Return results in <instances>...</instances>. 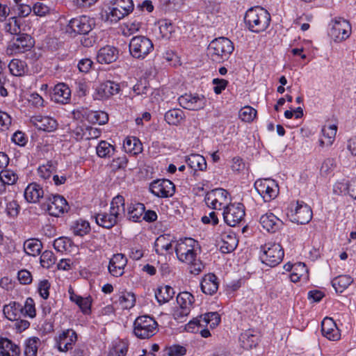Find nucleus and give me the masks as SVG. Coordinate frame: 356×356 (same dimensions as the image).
Segmentation results:
<instances>
[{
	"label": "nucleus",
	"mask_w": 356,
	"mask_h": 356,
	"mask_svg": "<svg viewBox=\"0 0 356 356\" xmlns=\"http://www.w3.org/2000/svg\"><path fill=\"white\" fill-rule=\"evenodd\" d=\"M270 13L261 7L248 9L245 13L244 21L248 29L254 33L265 31L270 22Z\"/></svg>",
	"instance_id": "f257e3e1"
},
{
	"label": "nucleus",
	"mask_w": 356,
	"mask_h": 356,
	"mask_svg": "<svg viewBox=\"0 0 356 356\" xmlns=\"http://www.w3.org/2000/svg\"><path fill=\"white\" fill-rule=\"evenodd\" d=\"M234 49L232 42L225 37L213 40L208 47V54L211 60L222 63L227 60Z\"/></svg>",
	"instance_id": "f03ea898"
},
{
	"label": "nucleus",
	"mask_w": 356,
	"mask_h": 356,
	"mask_svg": "<svg viewBox=\"0 0 356 356\" xmlns=\"http://www.w3.org/2000/svg\"><path fill=\"white\" fill-rule=\"evenodd\" d=\"M106 11V20L117 22L130 14L134 8L132 0H111Z\"/></svg>",
	"instance_id": "7ed1b4c3"
},
{
	"label": "nucleus",
	"mask_w": 356,
	"mask_h": 356,
	"mask_svg": "<svg viewBox=\"0 0 356 356\" xmlns=\"http://www.w3.org/2000/svg\"><path fill=\"white\" fill-rule=\"evenodd\" d=\"M260 259L264 264L275 267L282 261L284 253L281 245L276 243H267L261 246Z\"/></svg>",
	"instance_id": "20e7f679"
},
{
	"label": "nucleus",
	"mask_w": 356,
	"mask_h": 356,
	"mask_svg": "<svg viewBox=\"0 0 356 356\" xmlns=\"http://www.w3.org/2000/svg\"><path fill=\"white\" fill-rule=\"evenodd\" d=\"M158 331V323L147 315L136 318L134 323V333L139 339H149Z\"/></svg>",
	"instance_id": "39448f33"
},
{
	"label": "nucleus",
	"mask_w": 356,
	"mask_h": 356,
	"mask_svg": "<svg viewBox=\"0 0 356 356\" xmlns=\"http://www.w3.org/2000/svg\"><path fill=\"white\" fill-rule=\"evenodd\" d=\"M129 48L132 57L143 60L153 51L154 45L148 38L138 35L131 38L129 44Z\"/></svg>",
	"instance_id": "423d86ee"
},
{
	"label": "nucleus",
	"mask_w": 356,
	"mask_h": 356,
	"mask_svg": "<svg viewBox=\"0 0 356 356\" xmlns=\"http://www.w3.org/2000/svg\"><path fill=\"white\" fill-rule=\"evenodd\" d=\"M197 241L192 238H185L177 242L175 252L178 259L181 262H191L196 257L195 246Z\"/></svg>",
	"instance_id": "0eeeda50"
},
{
	"label": "nucleus",
	"mask_w": 356,
	"mask_h": 356,
	"mask_svg": "<svg viewBox=\"0 0 356 356\" xmlns=\"http://www.w3.org/2000/svg\"><path fill=\"white\" fill-rule=\"evenodd\" d=\"M43 210L48 211L52 216H59L67 212L70 206L66 200L60 195H51L47 197L46 202L42 204Z\"/></svg>",
	"instance_id": "6e6552de"
},
{
	"label": "nucleus",
	"mask_w": 356,
	"mask_h": 356,
	"mask_svg": "<svg viewBox=\"0 0 356 356\" xmlns=\"http://www.w3.org/2000/svg\"><path fill=\"white\" fill-rule=\"evenodd\" d=\"M95 25L94 19L86 15L71 19L67 26L66 32L72 34L88 35Z\"/></svg>",
	"instance_id": "1a4fd4ad"
},
{
	"label": "nucleus",
	"mask_w": 356,
	"mask_h": 356,
	"mask_svg": "<svg viewBox=\"0 0 356 356\" xmlns=\"http://www.w3.org/2000/svg\"><path fill=\"white\" fill-rule=\"evenodd\" d=\"M225 222L230 227L239 224L245 216V207L241 203L227 205L223 212Z\"/></svg>",
	"instance_id": "9d476101"
},
{
	"label": "nucleus",
	"mask_w": 356,
	"mask_h": 356,
	"mask_svg": "<svg viewBox=\"0 0 356 356\" xmlns=\"http://www.w3.org/2000/svg\"><path fill=\"white\" fill-rule=\"evenodd\" d=\"M149 190L155 196L166 198L175 194V186L169 179H156L150 184Z\"/></svg>",
	"instance_id": "9b49d317"
},
{
	"label": "nucleus",
	"mask_w": 356,
	"mask_h": 356,
	"mask_svg": "<svg viewBox=\"0 0 356 356\" xmlns=\"http://www.w3.org/2000/svg\"><path fill=\"white\" fill-rule=\"evenodd\" d=\"M332 23L330 35L334 42H341L350 36L351 26L347 20L343 18H335L332 20Z\"/></svg>",
	"instance_id": "f8f14e48"
},
{
	"label": "nucleus",
	"mask_w": 356,
	"mask_h": 356,
	"mask_svg": "<svg viewBox=\"0 0 356 356\" xmlns=\"http://www.w3.org/2000/svg\"><path fill=\"white\" fill-rule=\"evenodd\" d=\"M181 107L191 111H198L203 109L207 104V99L202 95L185 94L178 99Z\"/></svg>",
	"instance_id": "ddd939ff"
},
{
	"label": "nucleus",
	"mask_w": 356,
	"mask_h": 356,
	"mask_svg": "<svg viewBox=\"0 0 356 356\" xmlns=\"http://www.w3.org/2000/svg\"><path fill=\"white\" fill-rule=\"evenodd\" d=\"M228 192L222 188H216L207 192L204 201L207 207L212 209L220 210L225 203Z\"/></svg>",
	"instance_id": "4468645a"
},
{
	"label": "nucleus",
	"mask_w": 356,
	"mask_h": 356,
	"mask_svg": "<svg viewBox=\"0 0 356 356\" xmlns=\"http://www.w3.org/2000/svg\"><path fill=\"white\" fill-rule=\"evenodd\" d=\"M77 340V334L72 329H67L55 337L56 347L60 352H67L72 349Z\"/></svg>",
	"instance_id": "2eb2a0df"
},
{
	"label": "nucleus",
	"mask_w": 356,
	"mask_h": 356,
	"mask_svg": "<svg viewBox=\"0 0 356 356\" xmlns=\"http://www.w3.org/2000/svg\"><path fill=\"white\" fill-rule=\"evenodd\" d=\"M291 221L300 225L307 224L312 218V210L303 202L297 201L294 210H291Z\"/></svg>",
	"instance_id": "dca6fc26"
},
{
	"label": "nucleus",
	"mask_w": 356,
	"mask_h": 356,
	"mask_svg": "<svg viewBox=\"0 0 356 356\" xmlns=\"http://www.w3.org/2000/svg\"><path fill=\"white\" fill-rule=\"evenodd\" d=\"M33 46V40L30 35L26 33H18L9 44L8 50L11 54L23 53L29 50Z\"/></svg>",
	"instance_id": "f3484780"
},
{
	"label": "nucleus",
	"mask_w": 356,
	"mask_h": 356,
	"mask_svg": "<svg viewBox=\"0 0 356 356\" xmlns=\"http://www.w3.org/2000/svg\"><path fill=\"white\" fill-rule=\"evenodd\" d=\"M127 264V259L123 254H115L109 261L108 271L114 277H120L124 274Z\"/></svg>",
	"instance_id": "a211bd4d"
},
{
	"label": "nucleus",
	"mask_w": 356,
	"mask_h": 356,
	"mask_svg": "<svg viewBox=\"0 0 356 356\" xmlns=\"http://www.w3.org/2000/svg\"><path fill=\"white\" fill-rule=\"evenodd\" d=\"M71 90L65 83H60L54 86L50 93L51 99L56 103L67 104L70 99Z\"/></svg>",
	"instance_id": "6ab92c4d"
},
{
	"label": "nucleus",
	"mask_w": 356,
	"mask_h": 356,
	"mask_svg": "<svg viewBox=\"0 0 356 356\" xmlns=\"http://www.w3.org/2000/svg\"><path fill=\"white\" fill-rule=\"evenodd\" d=\"M322 334L329 340L337 341L341 334L337 324L332 318L325 317L321 323Z\"/></svg>",
	"instance_id": "aec40b11"
},
{
	"label": "nucleus",
	"mask_w": 356,
	"mask_h": 356,
	"mask_svg": "<svg viewBox=\"0 0 356 356\" xmlns=\"http://www.w3.org/2000/svg\"><path fill=\"white\" fill-rule=\"evenodd\" d=\"M259 223L264 229L270 233H275L282 225V222L273 213L262 215L260 217Z\"/></svg>",
	"instance_id": "412c9836"
},
{
	"label": "nucleus",
	"mask_w": 356,
	"mask_h": 356,
	"mask_svg": "<svg viewBox=\"0 0 356 356\" xmlns=\"http://www.w3.org/2000/svg\"><path fill=\"white\" fill-rule=\"evenodd\" d=\"M31 121L36 128L47 132L54 131L58 127L56 120L49 116L35 115L31 118Z\"/></svg>",
	"instance_id": "4be33fe9"
},
{
	"label": "nucleus",
	"mask_w": 356,
	"mask_h": 356,
	"mask_svg": "<svg viewBox=\"0 0 356 356\" xmlns=\"http://www.w3.org/2000/svg\"><path fill=\"white\" fill-rule=\"evenodd\" d=\"M120 89L118 83L111 81L104 82L97 88L96 99H107L112 95L118 94Z\"/></svg>",
	"instance_id": "5701e85b"
},
{
	"label": "nucleus",
	"mask_w": 356,
	"mask_h": 356,
	"mask_svg": "<svg viewBox=\"0 0 356 356\" xmlns=\"http://www.w3.org/2000/svg\"><path fill=\"white\" fill-rule=\"evenodd\" d=\"M118 58V50L113 46H105L101 48L97 54V59L99 63L109 64Z\"/></svg>",
	"instance_id": "b1692460"
},
{
	"label": "nucleus",
	"mask_w": 356,
	"mask_h": 356,
	"mask_svg": "<svg viewBox=\"0 0 356 356\" xmlns=\"http://www.w3.org/2000/svg\"><path fill=\"white\" fill-rule=\"evenodd\" d=\"M97 224L104 228L110 229L117 224L120 217L116 213H99L95 216Z\"/></svg>",
	"instance_id": "393cba45"
},
{
	"label": "nucleus",
	"mask_w": 356,
	"mask_h": 356,
	"mask_svg": "<svg viewBox=\"0 0 356 356\" xmlns=\"http://www.w3.org/2000/svg\"><path fill=\"white\" fill-rule=\"evenodd\" d=\"M44 197V191L38 184H29L24 191V197L28 202L36 203Z\"/></svg>",
	"instance_id": "a878e982"
},
{
	"label": "nucleus",
	"mask_w": 356,
	"mask_h": 356,
	"mask_svg": "<svg viewBox=\"0 0 356 356\" xmlns=\"http://www.w3.org/2000/svg\"><path fill=\"white\" fill-rule=\"evenodd\" d=\"M217 280V277L213 273L206 275L200 284L202 292L209 295L215 293L218 289Z\"/></svg>",
	"instance_id": "bb28decb"
},
{
	"label": "nucleus",
	"mask_w": 356,
	"mask_h": 356,
	"mask_svg": "<svg viewBox=\"0 0 356 356\" xmlns=\"http://www.w3.org/2000/svg\"><path fill=\"white\" fill-rule=\"evenodd\" d=\"M222 245L220 250L224 254L229 253L235 250L238 240L234 234L224 233L221 235Z\"/></svg>",
	"instance_id": "cd10ccee"
},
{
	"label": "nucleus",
	"mask_w": 356,
	"mask_h": 356,
	"mask_svg": "<svg viewBox=\"0 0 356 356\" xmlns=\"http://www.w3.org/2000/svg\"><path fill=\"white\" fill-rule=\"evenodd\" d=\"M20 348L8 339L0 340V356H18Z\"/></svg>",
	"instance_id": "c85d7f7f"
},
{
	"label": "nucleus",
	"mask_w": 356,
	"mask_h": 356,
	"mask_svg": "<svg viewBox=\"0 0 356 356\" xmlns=\"http://www.w3.org/2000/svg\"><path fill=\"white\" fill-rule=\"evenodd\" d=\"M184 111L179 108H173L168 111L164 115L165 122L170 125L178 126L185 119Z\"/></svg>",
	"instance_id": "c756f323"
},
{
	"label": "nucleus",
	"mask_w": 356,
	"mask_h": 356,
	"mask_svg": "<svg viewBox=\"0 0 356 356\" xmlns=\"http://www.w3.org/2000/svg\"><path fill=\"white\" fill-rule=\"evenodd\" d=\"M186 163L194 170H205L207 169V161L204 156L197 154H192L186 157Z\"/></svg>",
	"instance_id": "7c9ffc66"
},
{
	"label": "nucleus",
	"mask_w": 356,
	"mask_h": 356,
	"mask_svg": "<svg viewBox=\"0 0 356 356\" xmlns=\"http://www.w3.org/2000/svg\"><path fill=\"white\" fill-rule=\"evenodd\" d=\"M145 207L143 204L136 202L130 204L128 209V218L133 222H140L143 220Z\"/></svg>",
	"instance_id": "2f4dec72"
},
{
	"label": "nucleus",
	"mask_w": 356,
	"mask_h": 356,
	"mask_svg": "<svg viewBox=\"0 0 356 356\" xmlns=\"http://www.w3.org/2000/svg\"><path fill=\"white\" fill-rule=\"evenodd\" d=\"M22 306L17 302H13L3 307V314L10 321H16L20 318L22 314Z\"/></svg>",
	"instance_id": "473e14b6"
},
{
	"label": "nucleus",
	"mask_w": 356,
	"mask_h": 356,
	"mask_svg": "<svg viewBox=\"0 0 356 356\" xmlns=\"http://www.w3.org/2000/svg\"><path fill=\"white\" fill-rule=\"evenodd\" d=\"M239 339L241 347L246 350L256 347L259 342L258 336L253 334L250 330L242 333Z\"/></svg>",
	"instance_id": "72a5a7b5"
},
{
	"label": "nucleus",
	"mask_w": 356,
	"mask_h": 356,
	"mask_svg": "<svg viewBox=\"0 0 356 356\" xmlns=\"http://www.w3.org/2000/svg\"><path fill=\"white\" fill-rule=\"evenodd\" d=\"M353 282V279L347 275H342L336 277L332 281V285L337 293H342Z\"/></svg>",
	"instance_id": "f704fd0d"
},
{
	"label": "nucleus",
	"mask_w": 356,
	"mask_h": 356,
	"mask_svg": "<svg viewBox=\"0 0 356 356\" xmlns=\"http://www.w3.org/2000/svg\"><path fill=\"white\" fill-rule=\"evenodd\" d=\"M174 289L168 286H161L155 292V297L160 304L169 302L174 296Z\"/></svg>",
	"instance_id": "c9c22d12"
},
{
	"label": "nucleus",
	"mask_w": 356,
	"mask_h": 356,
	"mask_svg": "<svg viewBox=\"0 0 356 356\" xmlns=\"http://www.w3.org/2000/svg\"><path fill=\"white\" fill-rule=\"evenodd\" d=\"M8 68L10 73L16 76H23L28 71L26 62L19 59H13L8 65Z\"/></svg>",
	"instance_id": "e433bc0d"
},
{
	"label": "nucleus",
	"mask_w": 356,
	"mask_h": 356,
	"mask_svg": "<svg viewBox=\"0 0 356 356\" xmlns=\"http://www.w3.org/2000/svg\"><path fill=\"white\" fill-rule=\"evenodd\" d=\"M123 147L127 152L132 154H138L143 149L141 143L136 137H127L124 141Z\"/></svg>",
	"instance_id": "4c0bfd02"
},
{
	"label": "nucleus",
	"mask_w": 356,
	"mask_h": 356,
	"mask_svg": "<svg viewBox=\"0 0 356 356\" xmlns=\"http://www.w3.org/2000/svg\"><path fill=\"white\" fill-rule=\"evenodd\" d=\"M42 248V243L34 238L26 240L24 243V250L25 252L31 256H36L40 254Z\"/></svg>",
	"instance_id": "58836bf2"
},
{
	"label": "nucleus",
	"mask_w": 356,
	"mask_h": 356,
	"mask_svg": "<svg viewBox=\"0 0 356 356\" xmlns=\"http://www.w3.org/2000/svg\"><path fill=\"white\" fill-rule=\"evenodd\" d=\"M202 325H209L210 328H215L220 322V316L217 312H209L199 316Z\"/></svg>",
	"instance_id": "ea45409f"
},
{
	"label": "nucleus",
	"mask_w": 356,
	"mask_h": 356,
	"mask_svg": "<svg viewBox=\"0 0 356 356\" xmlns=\"http://www.w3.org/2000/svg\"><path fill=\"white\" fill-rule=\"evenodd\" d=\"M71 230L76 236H83L90 230V226L88 221L79 219L72 223Z\"/></svg>",
	"instance_id": "a19ab883"
},
{
	"label": "nucleus",
	"mask_w": 356,
	"mask_h": 356,
	"mask_svg": "<svg viewBox=\"0 0 356 356\" xmlns=\"http://www.w3.org/2000/svg\"><path fill=\"white\" fill-rule=\"evenodd\" d=\"M21 24L17 16H11L6 20L3 29L12 34L17 35L21 33Z\"/></svg>",
	"instance_id": "79ce46f5"
},
{
	"label": "nucleus",
	"mask_w": 356,
	"mask_h": 356,
	"mask_svg": "<svg viewBox=\"0 0 356 356\" xmlns=\"http://www.w3.org/2000/svg\"><path fill=\"white\" fill-rule=\"evenodd\" d=\"M96 152L98 156L101 158H107L111 156L114 152L115 147L105 140L99 143L96 147Z\"/></svg>",
	"instance_id": "37998d69"
},
{
	"label": "nucleus",
	"mask_w": 356,
	"mask_h": 356,
	"mask_svg": "<svg viewBox=\"0 0 356 356\" xmlns=\"http://www.w3.org/2000/svg\"><path fill=\"white\" fill-rule=\"evenodd\" d=\"M194 296L188 291L180 292L177 296V302L179 306L191 310L194 302Z\"/></svg>",
	"instance_id": "c03bdc74"
},
{
	"label": "nucleus",
	"mask_w": 356,
	"mask_h": 356,
	"mask_svg": "<svg viewBox=\"0 0 356 356\" xmlns=\"http://www.w3.org/2000/svg\"><path fill=\"white\" fill-rule=\"evenodd\" d=\"M40 340L38 337H31L28 339L25 342L24 355L25 356H36L38 346Z\"/></svg>",
	"instance_id": "a18cd8bd"
},
{
	"label": "nucleus",
	"mask_w": 356,
	"mask_h": 356,
	"mask_svg": "<svg viewBox=\"0 0 356 356\" xmlns=\"http://www.w3.org/2000/svg\"><path fill=\"white\" fill-rule=\"evenodd\" d=\"M110 211L114 213H116V215L120 218L124 214V198L123 196L118 195L113 199Z\"/></svg>",
	"instance_id": "49530a36"
},
{
	"label": "nucleus",
	"mask_w": 356,
	"mask_h": 356,
	"mask_svg": "<svg viewBox=\"0 0 356 356\" xmlns=\"http://www.w3.org/2000/svg\"><path fill=\"white\" fill-rule=\"evenodd\" d=\"M17 179L18 176L13 170L4 169L0 172V180L3 185H13Z\"/></svg>",
	"instance_id": "de8ad7c7"
},
{
	"label": "nucleus",
	"mask_w": 356,
	"mask_h": 356,
	"mask_svg": "<svg viewBox=\"0 0 356 356\" xmlns=\"http://www.w3.org/2000/svg\"><path fill=\"white\" fill-rule=\"evenodd\" d=\"M136 298L134 293L129 292L122 293L119 297V304L123 309H129L135 305Z\"/></svg>",
	"instance_id": "09e8293b"
},
{
	"label": "nucleus",
	"mask_w": 356,
	"mask_h": 356,
	"mask_svg": "<svg viewBox=\"0 0 356 356\" xmlns=\"http://www.w3.org/2000/svg\"><path fill=\"white\" fill-rule=\"evenodd\" d=\"M267 190L264 192L262 195V198L264 202H270L274 198H275L278 194V186L277 184L273 180L268 186H267Z\"/></svg>",
	"instance_id": "8fccbe9b"
},
{
	"label": "nucleus",
	"mask_w": 356,
	"mask_h": 356,
	"mask_svg": "<svg viewBox=\"0 0 356 356\" xmlns=\"http://www.w3.org/2000/svg\"><path fill=\"white\" fill-rule=\"evenodd\" d=\"M337 131V127L335 124L325 125L322 128L323 136L327 139V145L332 144Z\"/></svg>",
	"instance_id": "3c124183"
},
{
	"label": "nucleus",
	"mask_w": 356,
	"mask_h": 356,
	"mask_svg": "<svg viewBox=\"0 0 356 356\" xmlns=\"http://www.w3.org/2000/svg\"><path fill=\"white\" fill-rule=\"evenodd\" d=\"M56 261L54 253L50 250H45L40 256V264L43 268H49Z\"/></svg>",
	"instance_id": "603ef678"
},
{
	"label": "nucleus",
	"mask_w": 356,
	"mask_h": 356,
	"mask_svg": "<svg viewBox=\"0 0 356 356\" xmlns=\"http://www.w3.org/2000/svg\"><path fill=\"white\" fill-rule=\"evenodd\" d=\"M257 115V111L251 106H245L239 111V117L244 122L252 121Z\"/></svg>",
	"instance_id": "864d4df0"
},
{
	"label": "nucleus",
	"mask_w": 356,
	"mask_h": 356,
	"mask_svg": "<svg viewBox=\"0 0 356 356\" xmlns=\"http://www.w3.org/2000/svg\"><path fill=\"white\" fill-rule=\"evenodd\" d=\"M127 350L128 346L125 343L119 342L109 350L108 356H125Z\"/></svg>",
	"instance_id": "5fc2aeb1"
},
{
	"label": "nucleus",
	"mask_w": 356,
	"mask_h": 356,
	"mask_svg": "<svg viewBox=\"0 0 356 356\" xmlns=\"http://www.w3.org/2000/svg\"><path fill=\"white\" fill-rule=\"evenodd\" d=\"M128 159L125 154L114 158L111 161L110 166L112 170L117 171L127 168Z\"/></svg>",
	"instance_id": "6e6d98bb"
},
{
	"label": "nucleus",
	"mask_w": 356,
	"mask_h": 356,
	"mask_svg": "<svg viewBox=\"0 0 356 356\" xmlns=\"http://www.w3.org/2000/svg\"><path fill=\"white\" fill-rule=\"evenodd\" d=\"M200 317H197L190 321L186 325L185 330L188 332L195 333L200 331V328L204 327L200 322Z\"/></svg>",
	"instance_id": "4d7b16f0"
},
{
	"label": "nucleus",
	"mask_w": 356,
	"mask_h": 356,
	"mask_svg": "<svg viewBox=\"0 0 356 356\" xmlns=\"http://www.w3.org/2000/svg\"><path fill=\"white\" fill-rule=\"evenodd\" d=\"M189 265V271L191 274L198 275L204 268V265L197 257L191 262H186Z\"/></svg>",
	"instance_id": "13d9d810"
},
{
	"label": "nucleus",
	"mask_w": 356,
	"mask_h": 356,
	"mask_svg": "<svg viewBox=\"0 0 356 356\" xmlns=\"http://www.w3.org/2000/svg\"><path fill=\"white\" fill-rule=\"evenodd\" d=\"M53 245L56 251L62 252L67 250L70 246V240L67 238L60 237L54 241Z\"/></svg>",
	"instance_id": "bf43d9fd"
},
{
	"label": "nucleus",
	"mask_w": 356,
	"mask_h": 356,
	"mask_svg": "<svg viewBox=\"0 0 356 356\" xmlns=\"http://www.w3.org/2000/svg\"><path fill=\"white\" fill-rule=\"evenodd\" d=\"M22 314L29 316L33 318L35 316V309L33 305V300L31 298H28L24 307H22Z\"/></svg>",
	"instance_id": "052dcab7"
},
{
	"label": "nucleus",
	"mask_w": 356,
	"mask_h": 356,
	"mask_svg": "<svg viewBox=\"0 0 356 356\" xmlns=\"http://www.w3.org/2000/svg\"><path fill=\"white\" fill-rule=\"evenodd\" d=\"M20 210V207L16 200H12L6 204V211L10 217H16Z\"/></svg>",
	"instance_id": "680f3d73"
},
{
	"label": "nucleus",
	"mask_w": 356,
	"mask_h": 356,
	"mask_svg": "<svg viewBox=\"0 0 356 356\" xmlns=\"http://www.w3.org/2000/svg\"><path fill=\"white\" fill-rule=\"evenodd\" d=\"M165 238L163 236H159L157 238L156 242H155V247H156V252L158 254H160L159 250H169L172 248V243H165Z\"/></svg>",
	"instance_id": "e2e57ef3"
},
{
	"label": "nucleus",
	"mask_w": 356,
	"mask_h": 356,
	"mask_svg": "<svg viewBox=\"0 0 356 356\" xmlns=\"http://www.w3.org/2000/svg\"><path fill=\"white\" fill-rule=\"evenodd\" d=\"M50 289V283L47 280H43L40 282L38 284V292L42 298L44 299H47L49 293V290Z\"/></svg>",
	"instance_id": "0e129e2a"
},
{
	"label": "nucleus",
	"mask_w": 356,
	"mask_h": 356,
	"mask_svg": "<svg viewBox=\"0 0 356 356\" xmlns=\"http://www.w3.org/2000/svg\"><path fill=\"white\" fill-rule=\"evenodd\" d=\"M214 85L213 91L216 94L219 95L225 89L228 84V81L223 79H214L212 81Z\"/></svg>",
	"instance_id": "69168bd1"
},
{
	"label": "nucleus",
	"mask_w": 356,
	"mask_h": 356,
	"mask_svg": "<svg viewBox=\"0 0 356 356\" xmlns=\"http://www.w3.org/2000/svg\"><path fill=\"white\" fill-rule=\"evenodd\" d=\"M186 353V348L180 345H173L168 349V356H183Z\"/></svg>",
	"instance_id": "338daca9"
},
{
	"label": "nucleus",
	"mask_w": 356,
	"mask_h": 356,
	"mask_svg": "<svg viewBox=\"0 0 356 356\" xmlns=\"http://www.w3.org/2000/svg\"><path fill=\"white\" fill-rule=\"evenodd\" d=\"M17 278L22 284H29L32 282L31 273L25 269L18 272Z\"/></svg>",
	"instance_id": "774afa93"
}]
</instances>
